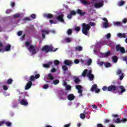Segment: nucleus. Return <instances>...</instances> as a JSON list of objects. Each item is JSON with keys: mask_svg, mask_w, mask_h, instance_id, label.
I'll list each match as a JSON object with an SVG mask.
<instances>
[{"mask_svg": "<svg viewBox=\"0 0 127 127\" xmlns=\"http://www.w3.org/2000/svg\"><path fill=\"white\" fill-rule=\"evenodd\" d=\"M75 51H83V47L80 46H77L75 48Z\"/></svg>", "mask_w": 127, "mask_h": 127, "instance_id": "a211bd4d", "label": "nucleus"}, {"mask_svg": "<svg viewBox=\"0 0 127 127\" xmlns=\"http://www.w3.org/2000/svg\"><path fill=\"white\" fill-rule=\"evenodd\" d=\"M92 64V59H90L88 61H87V65H90Z\"/></svg>", "mask_w": 127, "mask_h": 127, "instance_id": "5fc2aeb1", "label": "nucleus"}, {"mask_svg": "<svg viewBox=\"0 0 127 127\" xmlns=\"http://www.w3.org/2000/svg\"><path fill=\"white\" fill-rule=\"evenodd\" d=\"M81 3L82 4H84V5H88V4H90V2H87V0H80Z\"/></svg>", "mask_w": 127, "mask_h": 127, "instance_id": "dca6fc26", "label": "nucleus"}, {"mask_svg": "<svg viewBox=\"0 0 127 127\" xmlns=\"http://www.w3.org/2000/svg\"><path fill=\"white\" fill-rule=\"evenodd\" d=\"M57 70L56 68L53 67L52 68V69L51 70V72L52 73H55V72H56Z\"/></svg>", "mask_w": 127, "mask_h": 127, "instance_id": "13d9d810", "label": "nucleus"}, {"mask_svg": "<svg viewBox=\"0 0 127 127\" xmlns=\"http://www.w3.org/2000/svg\"><path fill=\"white\" fill-rule=\"evenodd\" d=\"M76 13L79 14L80 16H84L86 14V12H83V11L80 9L76 10Z\"/></svg>", "mask_w": 127, "mask_h": 127, "instance_id": "9b49d317", "label": "nucleus"}, {"mask_svg": "<svg viewBox=\"0 0 127 127\" xmlns=\"http://www.w3.org/2000/svg\"><path fill=\"white\" fill-rule=\"evenodd\" d=\"M104 5V2H101L99 3H95L94 4V7L95 8H100V7H102Z\"/></svg>", "mask_w": 127, "mask_h": 127, "instance_id": "9d476101", "label": "nucleus"}, {"mask_svg": "<svg viewBox=\"0 0 127 127\" xmlns=\"http://www.w3.org/2000/svg\"><path fill=\"white\" fill-rule=\"evenodd\" d=\"M67 18L69 19H71V18H72V15L70 13L67 15Z\"/></svg>", "mask_w": 127, "mask_h": 127, "instance_id": "e2e57ef3", "label": "nucleus"}, {"mask_svg": "<svg viewBox=\"0 0 127 127\" xmlns=\"http://www.w3.org/2000/svg\"><path fill=\"white\" fill-rule=\"evenodd\" d=\"M74 63H75V64H79L80 61L78 59H76L74 61Z\"/></svg>", "mask_w": 127, "mask_h": 127, "instance_id": "6e6d98bb", "label": "nucleus"}, {"mask_svg": "<svg viewBox=\"0 0 127 127\" xmlns=\"http://www.w3.org/2000/svg\"><path fill=\"white\" fill-rule=\"evenodd\" d=\"M76 88L78 90V93L79 94H82L83 93V90H82V86L80 85H76Z\"/></svg>", "mask_w": 127, "mask_h": 127, "instance_id": "ddd939ff", "label": "nucleus"}, {"mask_svg": "<svg viewBox=\"0 0 127 127\" xmlns=\"http://www.w3.org/2000/svg\"><path fill=\"white\" fill-rule=\"evenodd\" d=\"M57 50V49H56L54 50V48L53 47H50L48 45H45V46L43 47L42 48V51H44L45 53H48V52H52L53 51L54 52H55Z\"/></svg>", "mask_w": 127, "mask_h": 127, "instance_id": "f03ea898", "label": "nucleus"}, {"mask_svg": "<svg viewBox=\"0 0 127 127\" xmlns=\"http://www.w3.org/2000/svg\"><path fill=\"white\" fill-rule=\"evenodd\" d=\"M74 30H75V31H77V32H79V31L81 30V27L80 26L75 27V28H74Z\"/></svg>", "mask_w": 127, "mask_h": 127, "instance_id": "37998d69", "label": "nucleus"}, {"mask_svg": "<svg viewBox=\"0 0 127 127\" xmlns=\"http://www.w3.org/2000/svg\"><path fill=\"white\" fill-rule=\"evenodd\" d=\"M31 86H32V82L31 81H28V83L26 84L25 89L26 90H29V89L31 88Z\"/></svg>", "mask_w": 127, "mask_h": 127, "instance_id": "f8f14e48", "label": "nucleus"}, {"mask_svg": "<svg viewBox=\"0 0 127 127\" xmlns=\"http://www.w3.org/2000/svg\"><path fill=\"white\" fill-rule=\"evenodd\" d=\"M120 74H123V73H122V70L121 69H118L117 71V75H120Z\"/></svg>", "mask_w": 127, "mask_h": 127, "instance_id": "3c124183", "label": "nucleus"}, {"mask_svg": "<svg viewBox=\"0 0 127 127\" xmlns=\"http://www.w3.org/2000/svg\"><path fill=\"white\" fill-rule=\"evenodd\" d=\"M11 47V46L10 44H8L5 47L4 51H9L10 50V48Z\"/></svg>", "mask_w": 127, "mask_h": 127, "instance_id": "aec40b11", "label": "nucleus"}, {"mask_svg": "<svg viewBox=\"0 0 127 127\" xmlns=\"http://www.w3.org/2000/svg\"><path fill=\"white\" fill-rule=\"evenodd\" d=\"M123 61H126V62H127V56L123 57Z\"/></svg>", "mask_w": 127, "mask_h": 127, "instance_id": "338daca9", "label": "nucleus"}, {"mask_svg": "<svg viewBox=\"0 0 127 127\" xmlns=\"http://www.w3.org/2000/svg\"><path fill=\"white\" fill-rule=\"evenodd\" d=\"M40 77V74H36L35 75V79H38Z\"/></svg>", "mask_w": 127, "mask_h": 127, "instance_id": "680f3d73", "label": "nucleus"}, {"mask_svg": "<svg viewBox=\"0 0 127 127\" xmlns=\"http://www.w3.org/2000/svg\"><path fill=\"white\" fill-rule=\"evenodd\" d=\"M124 77L125 76H124V73H122L120 77V79L121 80H123V79H124Z\"/></svg>", "mask_w": 127, "mask_h": 127, "instance_id": "69168bd1", "label": "nucleus"}, {"mask_svg": "<svg viewBox=\"0 0 127 127\" xmlns=\"http://www.w3.org/2000/svg\"><path fill=\"white\" fill-rule=\"evenodd\" d=\"M121 48H122V47H121V45H117L116 47V49L117 51H120Z\"/></svg>", "mask_w": 127, "mask_h": 127, "instance_id": "ea45409f", "label": "nucleus"}, {"mask_svg": "<svg viewBox=\"0 0 127 127\" xmlns=\"http://www.w3.org/2000/svg\"><path fill=\"white\" fill-rule=\"evenodd\" d=\"M102 90L103 91H108V87H107V86H103L102 88Z\"/></svg>", "mask_w": 127, "mask_h": 127, "instance_id": "bf43d9fd", "label": "nucleus"}, {"mask_svg": "<svg viewBox=\"0 0 127 127\" xmlns=\"http://www.w3.org/2000/svg\"><path fill=\"white\" fill-rule=\"evenodd\" d=\"M115 26H121L122 25L121 22H116L114 23Z\"/></svg>", "mask_w": 127, "mask_h": 127, "instance_id": "2f4dec72", "label": "nucleus"}, {"mask_svg": "<svg viewBox=\"0 0 127 127\" xmlns=\"http://www.w3.org/2000/svg\"><path fill=\"white\" fill-rule=\"evenodd\" d=\"M117 90H118V86L115 85H110L108 87V91H109V92H114L117 91Z\"/></svg>", "mask_w": 127, "mask_h": 127, "instance_id": "39448f33", "label": "nucleus"}, {"mask_svg": "<svg viewBox=\"0 0 127 127\" xmlns=\"http://www.w3.org/2000/svg\"><path fill=\"white\" fill-rule=\"evenodd\" d=\"M111 54V52H107L106 53L104 54V56L105 57H108V56H110V55Z\"/></svg>", "mask_w": 127, "mask_h": 127, "instance_id": "49530a36", "label": "nucleus"}, {"mask_svg": "<svg viewBox=\"0 0 127 127\" xmlns=\"http://www.w3.org/2000/svg\"><path fill=\"white\" fill-rule=\"evenodd\" d=\"M125 3H126V1H124V0H121L120 1H119L118 2V5L119 6H122V5H124V4H125Z\"/></svg>", "mask_w": 127, "mask_h": 127, "instance_id": "bb28decb", "label": "nucleus"}, {"mask_svg": "<svg viewBox=\"0 0 127 127\" xmlns=\"http://www.w3.org/2000/svg\"><path fill=\"white\" fill-rule=\"evenodd\" d=\"M41 32L44 33L45 34H49V31L48 30H42Z\"/></svg>", "mask_w": 127, "mask_h": 127, "instance_id": "4c0bfd02", "label": "nucleus"}, {"mask_svg": "<svg viewBox=\"0 0 127 127\" xmlns=\"http://www.w3.org/2000/svg\"><path fill=\"white\" fill-rule=\"evenodd\" d=\"M65 90L66 91H71V90H72V87L70 85H67L65 87Z\"/></svg>", "mask_w": 127, "mask_h": 127, "instance_id": "72a5a7b5", "label": "nucleus"}, {"mask_svg": "<svg viewBox=\"0 0 127 127\" xmlns=\"http://www.w3.org/2000/svg\"><path fill=\"white\" fill-rule=\"evenodd\" d=\"M62 69L64 70V71H68V67H67L66 65H63Z\"/></svg>", "mask_w": 127, "mask_h": 127, "instance_id": "a19ab883", "label": "nucleus"}, {"mask_svg": "<svg viewBox=\"0 0 127 127\" xmlns=\"http://www.w3.org/2000/svg\"><path fill=\"white\" fill-rule=\"evenodd\" d=\"M27 49L33 55L37 53V51H36V45H31L29 47L27 48Z\"/></svg>", "mask_w": 127, "mask_h": 127, "instance_id": "7ed1b4c3", "label": "nucleus"}, {"mask_svg": "<svg viewBox=\"0 0 127 127\" xmlns=\"http://www.w3.org/2000/svg\"><path fill=\"white\" fill-rule=\"evenodd\" d=\"M104 66L106 68H109V67L112 66V64L110 63H104Z\"/></svg>", "mask_w": 127, "mask_h": 127, "instance_id": "393cba45", "label": "nucleus"}, {"mask_svg": "<svg viewBox=\"0 0 127 127\" xmlns=\"http://www.w3.org/2000/svg\"><path fill=\"white\" fill-rule=\"evenodd\" d=\"M67 98L69 101H73L75 99V96L73 94H69L67 96Z\"/></svg>", "mask_w": 127, "mask_h": 127, "instance_id": "2eb2a0df", "label": "nucleus"}, {"mask_svg": "<svg viewBox=\"0 0 127 127\" xmlns=\"http://www.w3.org/2000/svg\"><path fill=\"white\" fill-rule=\"evenodd\" d=\"M72 29H69L68 30H67L66 33H67V34L68 35H71V34H72Z\"/></svg>", "mask_w": 127, "mask_h": 127, "instance_id": "a18cd8bd", "label": "nucleus"}, {"mask_svg": "<svg viewBox=\"0 0 127 127\" xmlns=\"http://www.w3.org/2000/svg\"><path fill=\"white\" fill-rule=\"evenodd\" d=\"M103 20L104 21H105L103 23V26L105 28H108V27H110V26H109V21H108V19H107L106 18H103Z\"/></svg>", "mask_w": 127, "mask_h": 127, "instance_id": "0eeeda50", "label": "nucleus"}, {"mask_svg": "<svg viewBox=\"0 0 127 127\" xmlns=\"http://www.w3.org/2000/svg\"><path fill=\"white\" fill-rule=\"evenodd\" d=\"M97 88H98V85H97V84H93L91 88V92H94Z\"/></svg>", "mask_w": 127, "mask_h": 127, "instance_id": "412c9836", "label": "nucleus"}, {"mask_svg": "<svg viewBox=\"0 0 127 127\" xmlns=\"http://www.w3.org/2000/svg\"><path fill=\"white\" fill-rule=\"evenodd\" d=\"M97 127H104L103 125L101 124H98L97 125Z\"/></svg>", "mask_w": 127, "mask_h": 127, "instance_id": "774afa93", "label": "nucleus"}, {"mask_svg": "<svg viewBox=\"0 0 127 127\" xmlns=\"http://www.w3.org/2000/svg\"><path fill=\"white\" fill-rule=\"evenodd\" d=\"M119 51H120V52L122 53V54H125V53H126V50L123 47H122L121 49H120V50Z\"/></svg>", "mask_w": 127, "mask_h": 127, "instance_id": "473e14b6", "label": "nucleus"}, {"mask_svg": "<svg viewBox=\"0 0 127 127\" xmlns=\"http://www.w3.org/2000/svg\"><path fill=\"white\" fill-rule=\"evenodd\" d=\"M54 63L55 65H59V64H60V62L57 60H56L54 61Z\"/></svg>", "mask_w": 127, "mask_h": 127, "instance_id": "c03bdc74", "label": "nucleus"}, {"mask_svg": "<svg viewBox=\"0 0 127 127\" xmlns=\"http://www.w3.org/2000/svg\"><path fill=\"white\" fill-rule=\"evenodd\" d=\"M80 119L84 120V119H85V118H86V115L84 114L83 113H81L80 115Z\"/></svg>", "mask_w": 127, "mask_h": 127, "instance_id": "79ce46f5", "label": "nucleus"}, {"mask_svg": "<svg viewBox=\"0 0 127 127\" xmlns=\"http://www.w3.org/2000/svg\"><path fill=\"white\" fill-rule=\"evenodd\" d=\"M31 17L33 19H35V18H36V15H35V14H32L31 15Z\"/></svg>", "mask_w": 127, "mask_h": 127, "instance_id": "4d7b16f0", "label": "nucleus"}, {"mask_svg": "<svg viewBox=\"0 0 127 127\" xmlns=\"http://www.w3.org/2000/svg\"><path fill=\"white\" fill-rule=\"evenodd\" d=\"M87 73H88V69H84L83 72L82 73V76L83 77H86V75H87Z\"/></svg>", "mask_w": 127, "mask_h": 127, "instance_id": "a878e982", "label": "nucleus"}, {"mask_svg": "<svg viewBox=\"0 0 127 127\" xmlns=\"http://www.w3.org/2000/svg\"><path fill=\"white\" fill-rule=\"evenodd\" d=\"M52 62H50L48 63V64H43V67L44 68H49L50 67V65H52Z\"/></svg>", "mask_w": 127, "mask_h": 127, "instance_id": "4be33fe9", "label": "nucleus"}, {"mask_svg": "<svg viewBox=\"0 0 127 127\" xmlns=\"http://www.w3.org/2000/svg\"><path fill=\"white\" fill-rule=\"evenodd\" d=\"M59 83H60V81H59V79H57V80H54L53 81V84H54V85H58Z\"/></svg>", "mask_w": 127, "mask_h": 127, "instance_id": "58836bf2", "label": "nucleus"}, {"mask_svg": "<svg viewBox=\"0 0 127 127\" xmlns=\"http://www.w3.org/2000/svg\"><path fill=\"white\" fill-rule=\"evenodd\" d=\"M68 94V92H64V90H61L60 92V97L61 100H66L67 99V95Z\"/></svg>", "mask_w": 127, "mask_h": 127, "instance_id": "20e7f679", "label": "nucleus"}, {"mask_svg": "<svg viewBox=\"0 0 127 127\" xmlns=\"http://www.w3.org/2000/svg\"><path fill=\"white\" fill-rule=\"evenodd\" d=\"M48 80H51V81H53L54 80V77L51 73H49L48 74Z\"/></svg>", "mask_w": 127, "mask_h": 127, "instance_id": "f3484780", "label": "nucleus"}, {"mask_svg": "<svg viewBox=\"0 0 127 127\" xmlns=\"http://www.w3.org/2000/svg\"><path fill=\"white\" fill-rule=\"evenodd\" d=\"M44 16L45 17H47V18H53V15L52 14H45L44 15Z\"/></svg>", "mask_w": 127, "mask_h": 127, "instance_id": "b1692460", "label": "nucleus"}, {"mask_svg": "<svg viewBox=\"0 0 127 127\" xmlns=\"http://www.w3.org/2000/svg\"><path fill=\"white\" fill-rule=\"evenodd\" d=\"M70 13L71 14V15H75L77 12L75 11L72 10L70 11Z\"/></svg>", "mask_w": 127, "mask_h": 127, "instance_id": "09e8293b", "label": "nucleus"}, {"mask_svg": "<svg viewBox=\"0 0 127 127\" xmlns=\"http://www.w3.org/2000/svg\"><path fill=\"white\" fill-rule=\"evenodd\" d=\"M12 10L10 9H7L5 11V13L7 14H8L9 13H10L11 12Z\"/></svg>", "mask_w": 127, "mask_h": 127, "instance_id": "864d4df0", "label": "nucleus"}, {"mask_svg": "<svg viewBox=\"0 0 127 127\" xmlns=\"http://www.w3.org/2000/svg\"><path fill=\"white\" fill-rule=\"evenodd\" d=\"M20 103L23 106H27L28 102L26 101V99H22L20 102Z\"/></svg>", "mask_w": 127, "mask_h": 127, "instance_id": "4468645a", "label": "nucleus"}, {"mask_svg": "<svg viewBox=\"0 0 127 127\" xmlns=\"http://www.w3.org/2000/svg\"><path fill=\"white\" fill-rule=\"evenodd\" d=\"M73 79L74 80V83H75V84H78V83H79V82H81V80H80V79H79V78H77L76 76H74L73 77Z\"/></svg>", "mask_w": 127, "mask_h": 127, "instance_id": "5701e85b", "label": "nucleus"}, {"mask_svg": "<svg viewBox=\"0 0 127 127\" xmlns=\"http://www.w3.org/2000/svg\"><path fill=\"white\" fill-rule=\"evenodd\" d=\"M49 87V86H48V84H45L43 85V88H44V89H48Z\"/></svg>", "mask_w": 127, "mask_h": 127, "instance_id": "0e129e2a", "label": "nucleus"}, {"mask_svg": "<svg viewBox=\"0 0 127 127\" xmlns=\"http://www.w3.org/2000/svg\"><path fill=\"white\" fill-rule=\"evenodd\" d=\"M64 17V15L61 14L58 16H57L56 18L57 20H58L59 21H60L61 22H64V19H63Z\"/></svg>", "mask_w": 127, "mask_h": 127, "instance_id": "6e6552de", "label": "nucleus"}, {"mask_svg": "<svg viewBox=\"0 0 127 127\" xmlns=\"http://www.w3.org/2000/svg\"><path fill=\"white\" fill-rule=\"evenodd\" d=\"M87 77L89 78L90 81H93L94 80V78H95V77L94 76V74H90L89 75H87Z\"/></svg>", "mask_w": 127, "mask_h": 127, "instance_id": "cd10ccee", "label": "nucleus"}, {"mask_svg": "<svg viewBox=\"0 0 127 127\" xmlns=\"http://www.w3.org/2000/svg\"><path fill=\"white\" fill-rule=\"evenodd\" d=\"M96 23L94 22H90L89 24H86L85 23H82V32L84 35H89V32H90V29H91V26H95Z\"/></svg>", "mask_w": 127, "mask_h": 127, "instance_id": "f257e3e1", "label": "nucleus"}, {"mask_svg": "<svg viewBox=\"0 0 127 127\" xmlns=\"http://www.w3.org/2000/svg\"><path fill=\"white\" fill-rule=\"evenodd\" d=\"M12 82H13V80H12L11 78H10L7 80L6 83L8 85H10V84H12Z\"/></svg>", "mask_w": 127, "mask_h": 127, "instance_id": "f704fd0d", "label": "nucleus"}, {"mask_svg": "<svg viewBox=\"0 0 127 127\" xmlns=\"http://www.w3.org/2000/svg\"><path fill=\"white\" fill-rule=\"evenodd\" d=\"M119 88L121 89V94H123V93H125V92H126V89H125V87H124V86H119Z\"/></svg>", "mask_w": 127, "mask_h": 127, "instance_id": "6ab92c4d", "label": "nucleus"}, {"mask_svg": "<svg viewBox=\"0 0 127 127\" xmlns=\"http://www.w3.org/2000/svg\"><path fill=\"white\" fill-rule=\"evenodd\" d=\"M21 15L20 13H17L13 15L14 18H19V17H20Z\"/></svg>", "mask_w": 127, "mask_h": 127, "instance_id": "e433bc0d", "label": "nucleus"}, {"mask_svg": "<svg viewBox=\"0 0 127 127\" xmlns=\"http://www.w3.org/2000/svg\"><path fill=\"white\" fill-rule=\"evenodd\" d=\"M98 65H99V66H102L103 65H105V62H100L98 63Z\"/></svg>", "mask_w": 127, "mask_h": 127, "instance_id": "603ef678", "label": "nucleus"}, {"mask_svg": "<svg viewBox=\"0 0 127 127\" xmlns=\"http://www.w3.org/2000/svg\"><path fill=\"white\" fill-rule=\"evenodd\" d=\"M2 88H3V89L4 90V91H7V90L8 89L7 86L5 85H3Z\"/></svg>", "mask_w": 127, "mask_h": 127, "instance_id": "8fccbe9b", "label": "nucleus"}, {"mask_svg": "<svg viewBox=\"0 0 127 127\" xmlns=\"http://www.w3.org/2000/svg\"><path fill=\"white\" fill-rule=\"evenodd\" d=\"M127 121V118H122V119H120V118H117L115 121V123L116 124H120L121 123H126Z\"/></svg>", "mask_w": 127, "mask_h": 127, "instance_id": "423d86ee", "label": "nucleus"}, {"mask_svg": "<svg viewBox=\"0 0 127 127\" xmlns=\"http://www.w3.org/2000/svg\"><path fill=\"white\" fill-rule=\"evenodd\" d=\"M106 37L107 39H110V38H111V33H108L106 35Z\"/></svg>", "mask_w": 127, "mask_h": 127, "instance_id": "052dcab7", "label": "nucleus"}, {"mask_svg": "<svg viewBox=\"0 0 127 127\" xmlns=\"http://www.w3.org/2000/svg\"><path fill=\"white\" fill-rule=\"evenodd\" d=\"M112 60L114 63H117L118 62V57L115 56L112 57Z\"/></svg>", "mask_w": 127, "mask_h": 127, "instance_id": "c85d7f7f", "label": "nucleus"}, {"mask_svg": "<svg viewBox=\"0 0 127 127\" xmlns=\"http://www.w3.org/2000/svg\"><path fill=\"white\" fill-rule=\"evenodd\" d=\"M64 64L66 66H71L72 64H73V62L69 60H65L64 61Z\"/></svg>", "mask_w": 127, "mask_h": 127, "instance_id": "1a4fd4ad", "label": "nucleus"}, {"mask_svg": "<svg viewBox=\"0 0 127 127\" xmlns=\"http://www.w3.org/2000/svg\"><path fill=\"white\" fill-rule=\"evenodd\" d=\"M4 124L6 125V126L7 127H11L12 124L11 122H5V121H4Z\"/></svg>", "mask_w": 127, "mask_h": 127, "instance_id": "c9c22d12", "label": "nucleus"}, {"mask_svg": "<svg viewBox=\"0 0 127 127\" xmlns=\"http://www.w3.org/2000/svg\"><path fill=\"white\" fill-rule=\"evenodd\" d=\"M64 40L65 42H66L67 43L71 42V41L70 38H65Z\"/></svg>", "mask_w": 127, "mask_h": 127, "instance_id": "de8ad7c7", "label": "nucleus"}, {"mask_svg": "<svg viewBox=\"0 0 127 127\" xmlns=\"http://www.w3.org/2000/svg\"><path fill=\"white\" fill-rule=\"evenodd\" d=\"M118 37H121V38H126V36H125V34H122L121 33H119L118 34Z\"/></svg>", "mask_w": 127, "mask_h": 127, "instance_id": "7c9ffc66", "label": "nucleus"}, {"mask_svg": "<svg viewBox=\"0 0 127 127\" xmlns=\"http://www.w3.org/2000/svg\"><path fill=\"white\" fill-rule=\"evenodd\" d=\"M29 81H31V82H34L35 81V77L34 75H31L29 77Z\"/></svg>", "mask_w": 127, "mask_h": 127, "instance_id": "c756f323", "label": "nucleus"}]
</instances>
